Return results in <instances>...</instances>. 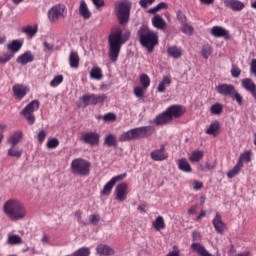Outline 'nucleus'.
<instances>
[{
  "label": "nucleus",
  "mask_w": 256,
  "mask_h": 256,
  "mask_svg": "<svg viewBox=\"0 0 256 256\" xmlns=\"http://www.w3.org/2000/svg\"><path fill=\"white\" fill-rule=\"evenodd\" d=\"M13 57H15V54L13 53H4L0 56V63H9V61H11V59H13Z\"/></svg>",
  "instance_id": "49"
},
{
  "label": "nucleus",
  "mask_w": 256,
  "mask_h": 256,
  "mask_svg": "<svg viewBox=\"0 0 256 256\" xmlns=\"http://www.w3.org/2000/svg\"><path fill=\"white\" fill-rule=\"evenodd\" d=\"M211 35H213V37H223L226 40L231 39V35L229 34V31H227L225 28L221 26L212 27Z\"/></svg>",
  "instance_id": "19"
},
{
  "label": "nucleus",
  "mask_w": 256,
  "mask_h": 256,
  "mask_svg": "<svg viewBox=\"0 0 256 256\" xmlns=\"http://www.w3.org/2000/svg\"><path fill=\"white\" fill-rule=\"evenodd\" d=\"M68 61L71 69H79V63L81 61V58H79V53H77V51L70 52Z\"/></svg>",
  "instance_id": "23"
},
{
  "label": "nucleus",
  "mask_w": 256,
  "mask_h": 256,
  "mask_svg": "<svg viewBox=\"0 0 256 256\" xmlns=\"http://www.w3.org/2000/svg\"><path fill=\"white\" fill-rule=\"evenodd\" d=\"M81 140L84 143H86V145L95 147V146L99 145V141L101 140V135L97 132H87L82 135Z\"/></svg>",
  "instance_id": "11"
},
{
  "label": "nucleus",
  "mask_w": 256,
  "mask_h": 256,
  "mask_svg": "<svg viewBox=\"0 0 256 256\" xmlns=\"http://www.w3.org/2000/svg\"><path fill=\"white\" fill-rule=\"evenodd\" d=\"M140 85L143 87V89H149L151 85V78L147 74H141L140 75Z\"/></svg>",
  "instance_id": "41"
},
{
  "label": "nucleus",
  "mask_w": 256,
  "mask_h": 256,
  "mask_svg": "<svg viewBox=\"0 0 256 256\" xmlns=\"http://www.w3.org/2000/svg\"><path fill=\"white\" fill-rule=\"evenodd\" d=\"M134 95L136 97H138V99H143V95H144V92H143V88L141 87H135L134 88Z\"/></svg>",
  "instance_id": "58"
},
{
  "label": "nucleus",
  "mask_w": 256,
  "mask_h": 256,
  "mask_svg": "<svg viewBox=\"0 0 256 256\" xmlns=\"http://www.w3.org/2000/svg\"><path fill=\"white\" fill-rule=\"evenodd\" d=\"M12 91L16 99H23V97L27 95L29 88L23 86L22 84H15L12 88Z\"/></svg>",
  "instance_id": "22"
},
{
  "label": "nucleus",
  "mask_w": 256,
  "mask_h": 256,
  "mask_svg": "<svg viewBox=\"0 0 256 256\" xmlns=\"http://www.w3.org/2000/svg\"><path fill=\"white\" fill-rule=\"evenodd\" d=\"M224 5L232 11H243L245 9V3L241 0H225Z\"/></svg>",
  "instance_id": "18"
},
{
  "label": "nucleus",
  "mask_w": 256,
  "mask_h": 256,
  "mask_svg": "<svg viewBox=\"0 0 256 256\" xmlns=\"http://www.w3.org/2000/svg\"><path fill=\"white\" fill-rule=\"evenodd\" d=\"M67 17V7L64 4H56L47 12V18L50 23H57L59 19Z\"/></svg>",
  "instance_id": "8"
},
{
  "label": "nucleus",
  "mask_w": 256,
  "mask_h": 256,
  "mask_svg": "<svg viewBox=\"0 0 256 256\" xmlns=\"http://www.w3.org/2000/svg\"><path fill=\"white\" fill-rule=\"evenodd\" d=\"M74 216L77 219L78 223H80V225H87V222L83 219V211L76 210Z\"/></svg>",
  "instance_id": "50"
},
{
  "label": "nucleus",
  "mask_w": 256,
  "mask_h": 256,
  "mask_svg": "<svg viewBox=\"0 0 256 256\" xmlns=\"http://www.w3.org/2000/svg\"><path fill=\"white\" fill-rule=\"evenodd\" d=\"M115 10L120 25L129 23V16L131 15V3L129 0H120L116 2Z\"/></svg>",
  "instance_id": "6"
},
{
  "label": "nucleus",
  "mask_w": 256,
  "mask_h": 256,
  "mask_svg": "<svg viewBox=\"0 0 256 256\" xmlns=\"http://www.w3.org/2000/svg\"><path fill=\"white\" fill-rule=\"evenodd\" d=\"M251 155L253 151L247 150L246 152L240 154L237 163L243 167V163H251Z\"/></svg>",
  "instance_id": "35"
},
{
  "label": "nucleus",
  "mask_w": 256,
  "mask_h": 256,
  "mask_svg": "<svg viewBox=\"0 0 256 256\" xmlns=\"http://www.w3.org/2000/svg\"><path fill=\"white\" fill-rule=\"evenodd\" d=\"M139 42L142 47L148 49V53H153L156 45H159V36L149 26L143 24L138 30Z\"/></svg>",
  "instance_id": "4"
},
{
  "label": "nucleus",
  "mask_w": 256,
  "mask_h": 256,
  "mask_svg": "<svg viewBox=\"0 0 256 256\" xmlns=\"http://www.w3.org/2000/svg\"><path fill=\"white\" fill-rule=\"evenodd\" d=\"M91 255V250L87 247H82L72 253V256H89Z\"/></svg>",
  "instance_id": "45"
},
{
  "label": "nucleus",
  "mask_w": 256,
  "mask_h": 256,
  "mask_svg": "<svg viewBox=\"0 0 256 256\" xmlns=\"http://www.w3.org/2000/svg\"><path fill=\"white\" fill-rule=\"evenodd\" d=\"M91 79H96L97 81H101L103 79V70L100 67L94 66L90 71Z\"/></svg>",
  "instance_id": "38"
},
{
  "label": "nucleus",
  "mask_w": 256,
  "mask_h": 256,
  "mask_svg": "<svg viewBox=\"0 0 256 256\" xmlns=\"http://www.w3.org/2000/svg\"><path fill=\"white\" fill-rule=\"evenodd\" d=\"M167 53L173 59H180V57L183 55V49L177 46H170L167 48Z\"/></svg>",
  "instance_id": "33"
},
{
  "label": "nucleus",
  "mask_w": 256,
  "mask_h": 256,
  "mask_svg": "<svg viewBox=\"0 0 256 256\" xmlns=\"http://www.w3.org/2000/svg\"><path fill=\"white\" fill-rule=\"evenodd\" d=\"M177 19L180 21L181 25H185V23H187V16H185L181 11L177 12Z\"/></svg>",
  "instance_id": "56"
},
{
  "label": "nucleus",
  "mask_w": 256,
  "mask_h": 256,
  "mask_svg": "<svg viewBox=\"0 0 256 256\" xmlns=\"http://www.w3.org/2000/svg\"><path fill=\"white\" fill-rule=\"evenodd\" d=\"M155 133V128L153 126H141L132 128L126 132H123L119 136V141L125 143L127 141H139V139H147Z\"/></svg>",
  "instance_id": "3"
},
{
  "label": "nucleus",
  "mask_w": 256,
  "mask_h": 256,
  "mask_svg": "<svg viewBox=\"0 0 256 256\" xmlns=\"http://www.w3.org/2000/svg\"><path fill=\"white\" fill-rule=\"evenodd\" d=\"M58 145H59V139L57 138H52L48 140L46 143L47 149H57Z\"/></svg>",
  "instance_id": "48"
},
{
  "label": "nucleus",
  "mask_w": 256,
  "mask_h": 256,
  "mask_svg": "<svg viewBox=\"0 0 256 256\" xmlns=\"http://www.w3.org/2000/svg\"><path fill=\"white\" fill-rule=\"evenodd\" d=\"M53 49H55V45H53L52 43H49L47 41L43 42V51L44 53H53Z\"/></svg>",
  "instance_id": "53"
},
{
  "label": "nucleus",
  "mask_w": 256,
  "mask_h": 256,
  "mask_svg": "<svg viewBox=\"0 0 256 256\" xmlns=\"http://www.w3.org/2000/svg\"><path fill=\"white\" fill-rule=\"evenodd\" d=\"M105 99H107V95L105 94H85L79 98V101L77 102V107H79L80 109H85V107H89V105L104 103Z\"/></svg>",
  "instance_id": "7"
},
{
  "label": "nucleus",
  "mask_w": 256,
  "mask_h": 256,
  "mask_svg": "<svg viewBox=\"0 0 256 256\" xmlns=\"http://www.w3.org/2000/svg\"><path fill=\"white\" fill-rule=\"evenodd\" d=\"M171 83H173V79H171V76H163L162 81L158 84L157 87L158 93H165V91H167V87H169Z\"/></svg>",
  "instance_id": "25"
},
{
  "label": "nucleus",
  "mask_w": 256,
  "mask_h": 256,
  "mask_svg": "<svg viewBox=\"0 0 256 256\" xmlns=\"http://www.w3.org/2000/svg\"><path fill=\"white\" fill-rule=\"evenodd\" d=\"M63 75L55 76L52 81L50 82L51 87H59L63 83Z\"/></svg>",
  "instance_id": "47"
},
{
  "label": "nucleus",
  "mask_w": 256,
  "mask_h": 256,
  "mask_svg": "<svg viewBox=\"0 0 256 256\" xmlns=\"http://www.w3.org/2000/svg\"><path fill=\"white\" fill-rule=\"evenodd\" d=\"M210 113L212 115H221L223 113V105L221 103L213 104L210 107Z\"/></svg>",
  "instance_id": "44"
},
{
  "label": "nucleus",
  "mask_w": 256,
  "mask_h": 256,
  "mask_svg": "<svg viewBox=\"0 0 256 256\" xmlns=\"http://www.w3.org/2000/svg\"><path fill=\"white\" fill-rule=\"evenodd\" d=\"M182 32L185 33V35H193V28L191 25L187 24V22L185 24H182Z\"/></svg>",
  "instance_id": "54"
},
{
  "label": "nucleus",
  "mask_w": 256,
  "mask_h": 256,
  "mask_svg": "<svg viewBox=\"0 0 256 256\" xmlns=\"http://www.w3.org/2000/svg\"><path fill=\"white\" fill-rule=\"evenodd\" d=\"M197 213V205H194L188 209V215H195Z\"/></svg>",
  "instance_id": "62"
},
{
  "label": "nucleus",
  "mask_w": 256,
  "mask_h": 256,
  "mask_svg": "<svg viewBox=\"0 0 256 256\" xmlns=\"http://www.w3.org/2000/svg\"><path fill=\"white\" fill-rule=\"evenodd\" d=\"M104 145L117 149L119 145V143L117 142V136H115V134H107L104 138Z\"/></svg>",
  "instance_id": "32"
},
{
  "label": "nucleus",
  "mask_w": 256,
  "mask_h": 256,
  "mask_svg": "<svg viewBox=\"0 0 256 256\" xmlns=\"http://www.w3.org/2000/svg\"><path fill=\"white\" fill-rule=\"evenodd\" d=\"M152 25L155 29H165L167 22H165V19L161 15L157 14L152 18Z\"/></svg>",
  "instance_id": "29"
},
{
  "label": "nucleus",
  "mask_w": 256,
  "mask_h": 256,
  "mask_svg": "<svg viewBox=\"0 0 256 256\" xmlns=\"http://www.w3.org/2000/svg\"><path fill=\"white\" fill-rule=\"evenodd\" d=\"M93 5H95L96 9H101V7L105 6V0H92Z\"/></svg>",
  "instance_id": "60"
},
{
  "label": "nucleus",
  "mask_w": 256,
  "mask_h": 256,
  "mask_svg": "<svg viewBox=\"0 0 256 256\" xmlns=\"http://www.w3.org/2000/svg\"><path fill=\"white\" fill-rule=\"evenodd\" d=\"M153 3H155V0H140L139 2L143 9H147V7H149V5H153Z\"/></svg>",
  "instance_id": "59"
},
{
  "label": "nucleus",
  "mask_w": 256,
  "mask_h": 256,
  "mask_svg": "<svg viewBox=\"0 0 256 256\" xmlns=\"http://www.w3.org/2000/svg\"><path fill=\"white\" fill-rule=\"evenodd\" d=\"M3 211L10 221H22L27 217V208L19 199L11 198L7 200L3 205Z\"/></svg>",
  "instance_id": "2"
},
{
  "label": "nucleus",
  "mask_w": 256,
  "mask_h": 256,
  "mask_svg": "<svg viewBox=\"0 0 256 256\" xmlns=\"http://www.w3.org/2000/svg\"><path fill=\"white\" fill-rule=\"evenodd\" d=\"M204 156L205 152H203L202 150H195L191 153L188 159L190 163H199Z\"/></svg>",
  "instance_id": "34"
},
{
  "label": "nucleus",
  "mask_w": 256,
  "mask_h": 256,
  "mask_svg": "<svg viewBox=\"0 0 256 256\" xmlns=\"http://www.w3.org/2000/svg\"><path fill=\"white\" fill-rule=\"evenodd\" d=\"M8 243L9 245H21L23 243V239L17 234L10 235L8 237Z\"/></svg>",
  "instance_id": "42"
},
{
  "label": "nucleus",
  "mask_w": 256,
  "mask_h": 256,
  "mask_svg": "<svg viewBox=\"0 0 256 256\" xmlns=\"http://www.w3.org/2000/svg\"><path fill=\"white\" fill-rule=\"evenodd\" d=\"M21 47H23V42L20 40H13L7 45L8 51L15 55V53H19L21 51Z\"/></svg>",
  "instance_id": "30"
},
{
  "label": "nucleus",
  "mask_w": 256,
  "mask_h": 256,
  "mask_svg": "<svg viewBox=\"0 0 256 256\" xmlns=\"http://www.w3.org/2000/svg\"><path fill=\"white\" fill-rule=\"evenodd\" d=\"M7 155H8V157H14L15 159H21V156L23 155V150L17 148L16 146H11L8 149Z\"/></svg>",
  "instance_id": "37"
},
{
  "label": "nucleus",
  "mask_w": 256,
  "mask_h": 256,
  "mask_svg": "<svg viewBox=\"0 0 256 256\" xmlns=\"http://www.w3.org/2000/svg\"><path fill=\"white\" fill-rule=\"evenodd\" d=\"M166 111L168 112V115H170V119L173 120V117L175 119H179L180 117H183V115H185V112L187 110L185 109V106L171 105L166 109Z\"/></svg>",
  "instance_id": "12"
},
{
  "label": "nucleus",
  "mask_w": 256,
  "mask_h": 256,
  "mask_svg": "<svg viewBox=\"0 0 256 256\" xmlns=\"http://www.w3.org/2000/svg\"><path fill=\"white\" fill-rule=\"evenodd\" d=\"M178 169L184 173H193V168H191V164H189L187 158H181L178 161Z\"/></svg>",
  "instance_id": "31"
},
{
  "label": "nucleus",
  "mask_w": 256,
  "mask_h": 256,
  "mask_svg": "<svg viewBox=\"0 0 256 256\" xmlns=\"http://www.w3.org/2000/svg\"><path fill=\"white\" fill-rule=\"evenodd\" d=\"M231 75H232V77L237 79L241 75V69H239V67L233 65L232 69H231Z\"/></svg>",
  "instance_id": "55"
},
{
  "label": "nucleus",
  "mask_w": 256,
  "mask_h": 256,
  "mask_svg": "<svg viewBox=\"0 0 256 256\" xmlns=\"http://www.w3.org/2000/svg\"><path fill=\"white\" fill-rule=\"evenodd\" d=\"M241 169H243V166L239 163H236V165L230 171H228V179H233V177H237V175L241 173Z\"/></svg>",
  "instance_id": "39"
},
{
  "label": "nucleus",
  "mask_w": 256,
  "mask_h": 256,
  "mask_svg": "<svg viewBox=\"0 0 256 256\" xmlns=\"http://www.w3.org/2000/svg\"><path fill=\"white\" fill-rule=\"evenodd\" d=\"M98 255L100 256H112L115 255V250L108 245L99 244L96 248Z\"/></svg>",
  "instance_id": "24"
},
{
  "label": "nucleus",
  "mask_w": 256,
  "mask_h": 256,
  "mask_svg": "<svg viewBox=\"0 0 256 256\" xmlns=\"http://www.w3.org/2000/svg\"><path fill=\"white\" fill-rule=\"evenodd\" d=\"M241 85L245 91H248V93H251L252 97L256 101V84L253 82L251 78H244L241 81Z\"/></svg>",
  "instance_id": "17"
},
{
  "label": "nucleus",
  "mask_w": 256,
  "mask_h": 256,
  "mask_svg": "<svg viewBox=\"0 0 256 256\" xmlns=\"http://www.w3.org/2000/svg\"><path fill=\"white\" fill-rule=\"evenodd\" d=\"M73 175L87 177L91 173V162L83 158H75L70 164Z\"/></svg>",
  "instance_id": "5"
},
{
  "label": "nucleus",
  "mask_w": 256,
  "mask_h": 256,
  "mask_svg": "<svg viewBox=\"0 0 256 256\" xmlns=\"http://www.w3.org/2000/svg\"><path fill=\"white\" fill-rule=\"evenodd\" d=\"M40 102L39 100H32L22 111L21 115L25 117L26 121H28L29 125H33L35 123V111L39 110Z\"/></svg>",
  "instance_id": "9"
},
{
  "label": "nucleus",
  "mask_w": 256,
  "mask_h": 256,
  "mask_svg": "<svg viewBox=\"0 0 256 256\" xmlns=\"http://www.w3.org/2000/svg\"><path fill=\"white\" fill-rule=\"evenodd\" d=\"M39 31V27L37 25L34 26H25L22 28V33H25L27 37L33 38L35 35H37V32Z\"/></svg>",
  "instance_id": "36"
},
{
  "label": "nucleus",
  "mask_w": 256,
  "mask_h": 256,
  "mask_svg": "<svg viewBox=\"0 0 256 256\" xmlns=\"http://www.w3.org/2000/svg\"><path fill=\"white\" fill-rule=\"evenodd\" d=\"M153 227L156 231H161L165 229V220L162 216H158L155 221L153 222Z\"/></svg>",
  "instance_id": "40"
},
{
  "label": "nucleus",
  "mask_w": 256,
  "mask_h": 256,
  "mask_svg": "<svg viewBox=\"0 0 256 256\" xmlns=\"http://www.w3.org/2000/svg\"><path fill=\"white\" fill-rule=\"evenodd\" d=\"M47 138V132L45 130H41L37 135L38 143H43L45 139Z\"/></svg>",
  "instance_id": "57"
},
{
  "label": "nucleus",
  "mask_w": 256,
  "mask_h": 256,
  "mask_svg": "<svg viewBox=\"0 0 256 256\" xmlns=\"http://www.w3.org/2000/svg\"><path fill=\"white\" fill-rule=\"evenodd\" d=\"M231 99L236 101V103L241 107L243 105V96L237 92V90H234V93L232 96H230Z\"/></svg>",
  "instance_id": "46"
},
{
  "label": "nucleus",
  "mask_w": 256,
  "mask_h": 256,
  "mask_svg": "<svg viewBox=\"0 0 256 256\" xmlns=\"http://www.w3.org/2000/svg\"><path fill=\"white\" fill-rule=\"evenodd\" d=\"M33 61H35V56L31 51L24 52L16 59V63H19L20 65H27V63H33Z\"/></svg>",
  "instance_id": "21"
},
{
  "label": "nucleus",
  "mask_w": 256,
  "mask_h": 256,
  "mask_svg": "<svg viewBox=\"0 0 256 256\" xmlns=\"http://www.w3.org/2000/svg\"><path fill=\"white\" fill-rule=\"evenodd\" d=\"M211 53H213V49L211 48V46H204L202 48V56L204 57V59H209Z\"/></svg>",
  "instance_id": "51"
},
{
  "label": "nucleus",
  "mask_w": 256,
  "mask_h": 256,
  "mask_svg": "<svg viewBox=\"0 0 256 256\" xmlns=\"http://www.w3.org/2000/svg\"><path fill=\"white\" fill-rule=\"evenodd\" d=\"M100 119H102L106 123H113L117 121V115H115V113L113 112H109L104 114L103 116H100Z\"/></svg>",
  "instance_id": "43"
},
{
  "label": "nucleus",
  "mask_w": 256,
  "mask_h": 256,
  "mask_svg": "<svg viewBox=\"0 0 256 256\" xmlns=\"http://www.w3.org/2000/svg\"><path fill=\"white\" fill-rule=\"evenodd\" d=\"M150 157L153 161H165L169 158V154L165 150V145H161L160 149L151 152Z\"/></svg>",
  "instance_id": "16"
},
{
  "label": "nucleus",
  "mask_w": 256,
  "mask_h": 256,
  "mask_svg": "<svg viewBox=\"0 0 256 256\" xmlns=\"http://www.w3.org/2000/svg\"><path fill=\"white\" fill-rule=\"evenodd\" d=\"M220 129L221 124H219V121L215 120L210 124L208 129H206V135H213V137H217L219 135Z\"/></svg>",
  "instance_id": "26"
},
{
  "label": "nucleus",
  "mask_w": 256,
  "mask_h": 256,
  "mask_svg": "<svg viewBox=\"0 0 256 256\" xmlns=\"http://www.w3.org/2000/svg\"><path fill=\"white\" fill-rule=\"evenodd\" d=\"M237 89L235 88V85L233 84H219L216 87V91L219 93V95H223V97H231L233 96V93Z\"/></svg>",
  "instance_id": "14"
},
{
  "label": "nucleus",
  "mask_w": 256,
  "mask_h": 256,
  "mask_svg": "<svg viewBox=\"0 0 256 256\" xmlns=\"http://www.w3.org/2000/svg\"><path fill=\"white\" fill-rule=\"evenodd\" d=\"M171 121H173L171 119V115H169V112L164 111L161 114H159L158 116H156V118L153 120V123L155 125H167V123H171Z\"/></svg>",
  "instance_id": "20"
},
{
  "label": "nucleus",
  "mask_w": 256,
  "mask_h": 256,
  "mask_svg": "<svg viewBox=\"0 0 256 256\" xmlns=\"http://www.w3.org/2000/svg\"><path fill=\"white\" fill-rule=\"evenodd\" d=\"M79 15H81V17H83L85 20L91 19V11L89 10L85 0H81L80 2Z\"/></svg>",
  "instance_id": "28"
},
{
  "label": "nucleus",
  "mask_w": 256,
  "mask_h": 256,
  "mask_svg": "<svg viewBox=\"0 0 256 256\" xmlns=\"http://www.w3.org/2000/svg\"><path fill=\"white\" fill-rule=\"evenodd\" d=\"M125 177H127V173H123V174L112 177L110 181L104 185L103 190L101 191V194L111 195V191H113V187H115V184L119 183V181H123Z\"/></svg>",
  "instance_id": "10"
},
{
  "label": "nucleus",
  "mask_w": 256,
  "mask_h": 256,
  "mask_svg": "<svg viewBox=\"0 0 256 256\" xmlns=\"http://www.w3.org/2000/svg\"><path fill=\"white\" fill-rule=\"evenodd\" d=\"M21 139H23V132L21 130H18L10 136V138L8 139V143H10V145L13 147H17V145L21 143Z\"/></svg>",
  "instance_id": "27"
},
{
  "label": "nucleus",
  "mask_w": 256,
  "mask_h": 256,
  "mask_svg": "<svg viewBox=\"0 0 256 256\" xmlns=\"http://www.w3.org/2000/svg\"><path fill=\"white\" fill-rule=\"evenodd\" d=\"M156 7H158V11H161V9H167L169 5L165 2H160Z\"/></svg>",
  "instance_id": "64"
},
{
  "label": "nucleus",
  "mask_w": 256,
  "mask_h": 256,
  "mask_svg": "<svg viewBox=\"0 0 256 256\" xmlns=\"http://www.w3.org/2000/svg\"><path fill=\"white\" fill-rule=\"evenodd\" d=\"M193 189H194V191H201V189H203V182L194 181L193 182Z\"/></svg>",
  "instance_id": "61"
},
{
  "label": "nucleus",
  "mask_w": 256,
  "mask_h": 256,
  "mask_svg": "<svg viewBox=\"0 0 256 256\" xmlns=\"http://www.w3.org/2000/svg\"><path fill=\"white\" fill-rule=\"evenodd\" d=\"M251 73H254V75L256 76V59H253L251 61Z\"/></svg>",
  "instance_id": "63"
},
{
  "label": "nucleus",
  "mask_w": 256,
  "mask_h": 256,
  "mask_svg": "<svg viewBox=\"0 0 256 256\" xmlns=\"http://www.w3.org/2000/svg\"><path fill=\"white\" fill-rule=\"evenodd\" d=\"M212 225L220 235H223L225 233V230L227 229V224L223 222V219L221 217V214L219 212L216 213L215 217L212 220Z\"/></svg>",
  "instance_id": "15"
},
{
  "label": "nucleus",
  "mask_w": 256,
  "mask_h": 256,
  "mask_svg": "<svg viewBox=\"0 0 256 256\" xmlns=\"http://www.w3.org/2000/svg\"><path fill=\"white\" fill-rule=\"evenodd\" d=\"M131 39V31L123 30L120 27H114L111 29L108 35V56L112 63H117L121 48L127 41Z\"/></svg>",
  "instance_id": "1"
},
{
  "label": "nucleus",
  "mask_w": 256,
  "mask_h": 256,
  "mask_svg": "<svg viewBox=\"0 0 256 256\" xmlns=\"http://www.w3.org/2000/svg\"><path fill=\"white\" fill-rule=\"evenodd\" d=\"M128 189H129V185H127V182H122V183L118 184L115 189L116 201H125L127 199L128 193H129Z\"/></svg>",
  "instance_id": "13"
},
{
  "label": "nucleus",
  "mask_w": 256,
  "mask_h": 256,
  "mask_svg": "<svg viewBox=\"0 0 256 256\" xmlns=\"http://www.w3.org/2000/svg\"><path fill=\"white\" fill-rule=\"evenodd\" d=\"M99 221H101V216H99V214H91L89 216V223H91V225H98Z\"/></svg>",
  "instance_id": "52"
}]
</instances>
